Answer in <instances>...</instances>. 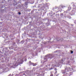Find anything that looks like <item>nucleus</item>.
<instances>
[{
  "instance_id": "obj_1",
  "label": "nucleus",
  "mask_w": 76,
  "mask_h": 76,
  "mask_svg": "<svg viewBox=\"0 0 76 76\" xmlns=\"http://www.w3.org/2000/svg\"><path fill=\"white\" fill-rule=\"evenodd\" d=\"M22 62H23V60L22 58L19 59L17 61L15 65V66H18V64H22Z\"/></svg>"
},
{
  "instance_id": "obj_2",
  "label": "nucleus",
  "mask_w": 76,
  "mask_h": 76,
  "mask_svg": "<svg viewBox=\"0 0 76 76\" xmlns=\"http://www.w3.org/2000/svg\"><path fill=\"white\" fill-rule=\"evenodd\" d=\"M64 61H65V58H63L62 59L61 61H59V63H58H58H57V62H55L56 64L55 65V66H58V65H60V64H61V63H63V62Z\"/></svg>"
},
{
  "instance_id": "obj_3",
  "label": "nucleus",
  "mask_w": 76,
  "mask_h": 76,
  "mask_svg": "<svg viewBox=\"0 0 76 76\" xmlns=\"http://www.w3.org/2000/svg\"><path fill=\"white\" fill-rule=\"evenodd\" d=\"M57 41H60V40H61V41H63V38H61V39H60V38H58L57 39Z\"/></svg>"
},
{
  "instance_id": "obj_4",
  "label": "nucleus",
  "mask_w": 76,
  "mask_h": 76,
  "mask_svg": "<svg viewBox=\"0 0 76 76\" xmlns=\"http://www.w3.org/2000/svg\"><path fill=\"white\" fill-rule=\"evenodd\" d=\"M73 7H75V9H76V3L74 4V5H73Z\"/></svg>"
},
{
  "instance_id": "obj_5",
  "label": "nucleus",
  "mask_w": 76,
  "mask_h": 76,
  "mask_svg": "<svg viewBox=\"0 0 76 76\" xmlns=\"http://www.w3.org/2000/svg\"><path fill=\"white\" fill-rule=\"evenodd\" d=\"M63 6L61 5V6H60L59 7V9H61V8H63Z\"/></svg>"
},
{
  "instance_id": "obj_6",
  "label": "nucleus",
  "mask_w": 76,
  "mask_h": 76,
  "mask_svg": "<svg viewBox=\"0 0 76 76\" xmlns=\"http://www.w3.org/2000/svg\"><path fill=\"white\" fill-rule=\"evenodd\" d=\"M62 71L63 72H62V73H64V74H66V72H64V70H63Z\"/></svg>"
},
{
  "instance_id": "obj_7",
  "label": "nucleus",
  "mask_w": 76,
  "mask_h": 76,
  "mask_svg": "<svg viewBox=\"0 0 76 76\" xmlns=\"http://www.w3.org/2000/svg\"><path fill=\"white\" fill-rule=\"evenodd\" d=\"M32 65L33 66H36V64L32 63Z\"/></svg>"
},
{
  "instance_id": "obj_8",
  "label": "nucleus",
  "mask_w": 76,
  "mask_h": 76,
  "mask_svg": "<svg viewBox=\"0 0 76 76\" xmlns=\"http://www.w3.org/2000/svg\"><path fill=\"white\" fill-rule=\"evenodd\" d=\"M72 9V7H68V9H69V10H70V9Z\"/></svg>"
},
{
  "instance_id": "obj_9",
  "label": "nucleus",
  "mask_w": 76,
  "mask_h": 76,
  "mask_svg": "<svg viewBox=\"0 0 76 76\" xmlns=\"http://www.w3.org/2000/svg\"><path fill=\"white\" fill-rule=\"evenodd\" d=\"M73 53V51H71V54H72V53Z\"/></svg>"
},
{
  "instance_id": "obj_10",
  "label": "nucleus",
  "mask_w": 76,
  "mask_h": 76,
  "mask_svg": "<svg viewBox=\"0 0 76 76\" xmlns=\"http://www.w3.org/2000/svg\"><path fill=\"white\" fill-rule=\"evenodd\" d=\"M48 57V55H47L45 56V57Z\"/></svg>"
},
{
  "instance_id": "obj_11",
  "label": "nucleus",
  "mask_w": 76,
  "mask_h": 76,
  "mask_svg": "<svg viewBox=\"0 0 76 76\" xmlns=\"http://www.w3.org/2000/svg\"><path fill=\"white\" fill-rule=\"evenodd\" d=\"M18 14H19V15H21V13H20V12H18Z\"/></svg>"
},
{
  "instance_id": "obj_12",
  "label": "nucleus",
  "mask_w": 76,
  "mask_h": 76,
  "mask_svg": "<svg viewBox=\"0 0 76 76\" xmlns=\"http://www.w3.org/2000/svg\"><path fill=\"white\" fill-rule=\"evenodd\" d=\"M53 76V75L52 74L51 75H50V76Z\"/></svg>"
},
{
  "instance_id": "obj_13",
  "label": "nucleus",
  "mask_w": 76,
  "mask_h": 76,
  "mask_svg": "<svg viewBox=\"0 0 76 76\" xmlns=\"http://www.w3.org/2000/svg\"><path fill=\"white\" fill-rule=\"evenodd\" d=\"M52 69H53V68H50L49 70H51Z\"/></svg>"
},
{
  "instance_id": "obj_14",
  "label": "nucleus",
  "mask_w": 76,
  "mask_h": 76,
  "mask_svg": "<svg viewBox=\"0 0 76 76\" xmlns=\"http://www.w3.org/2000/svg\"><path fill=\"white\" fill-rule=\"evenodd\" d=\"M5 48L6 50H7V48Z\"/></svg>"
},
{
  "instance_id": "obj_15",
  "label": "nucleus",
  "mask_w": 76,
  "mask_h": 76,
  "mask_svg": "<svg viewBox=\"0 0 76 76\" xmlns=\"http://www.w3.org/2000/svg\"><path fill=\"white\" fill-rule=\"evenodd\" d=\"M25 61H26V59H25Z\"/></svg>"
},
{
  "instance_id": "obj_16",
  "label": "nucleus",
  "mask_w": 76,
  "mask_h": 76,
  "mask_svg": "<svg viewBox=\"0 0 76 76\" xmlns=\"http://www.w3.org/2000/svg\"><path fill=\"white\" fill-rule=\"evenodd\" d=\"M61 15H62V16H63V14H61Z\"/></svg>"
},
{
  "instance_id": "obj_17",
  "label": "nucleus",
  "mask_w": 76,
  "mask_h": 76,
  "mask_svg": "<svg viewBox=\"0 0 76 76\" xmlns=\"http://www.w3.org/2000/svg\"><path fill=\"white\" fill-rule=\"evenodd\" d=\"M55 73H57V71Z\"/></svg>"
},
{
  "instance_id": "obj_18",
  "label": "nucleus",
  "mask_w": 76,
  "mask_h": 76,
  "mask_svg": "<svg viewBox=\"0 0 76 76\" xmlns=\"http://www.w3.org/2000/svg\"><path fill=\"white\" fill-rule=\"evenodd\" d=\"M23 75H25V74H23Z\"/></svg>"
},
{
  "instance_id": "obj_19",
  "label": "nucleus",
  "mask_w": 76,
  "mask_h": 76,
  "mask_svg": "<svg viewBox=\"0 0 76 76\" xmlns=\"http://www.w3.org/2000/svg\"><path fill=\"white\" fill-rule=\"evenodd\" d=\"M0 53H1V51H0Z\"/></svg>"
},
{
  "instance_id": "obj_20",
  "label": "nucleus",
  "mask_w": 76,
  "mask_h": 76,
  "mask_svg": "<svg viewBox=\"0 0 76 76\" xmlns=\"http://www.w3.org/2000/svg\"><path fill=\"white\" fill-rule=\"evenodd\" d=\"M30 62H31V61H30Z\"/></svg>"
},
{
  "instance_id": "obj_21",
  "label": "nucleus",
  "mask_w": 76,
  "mask_h": 76,
  "mask_svg": "<svg viewBox=\"0 0 76 76\" xmlns=\"http://www.w3.org/2000/svg\"><path fill=\"white\" fill-rule=\"evenodd\" d=\"M56 76H57V75H56Z\"/></svg>"
},
{
  "instance_id": "obj_22",
  "label": "nucleus",
  "mask_w": 76,
  "mask_h": 76,
  "mask_svg": "<svg viewBox=\"0 0 76 76\" xmlns=\"http://www.w3.org/2000/svg\"><path fill=\"white\" fill-rule=\"evenodd\" d=\"M51 16H52V15H51Z\"/></svg>"
}]
</instances>
